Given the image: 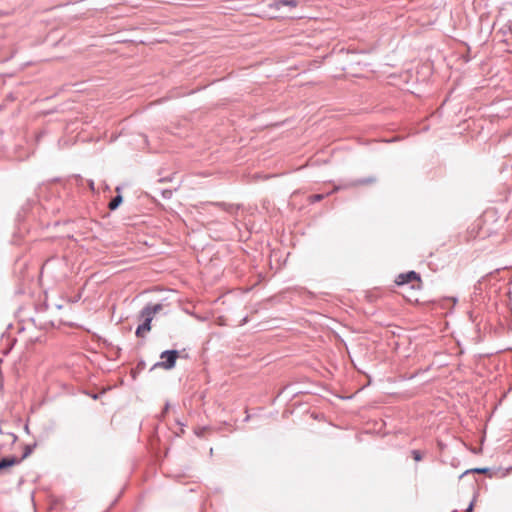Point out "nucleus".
<instances>
[{"label":"nucleus","mask_w":512,"mask_h":512,"mask_svg":"<svg viewBox=\"0 0 512 512\" xmlns=\"http://www.w3.org/2000/svg\"><path fill=\"white\" fill-rule=\"evenodd\" d=\"M179 351L176 349L165 350L160 354L161 361L154 364L153 368L160 367L166 370H171L176 365V360L179 357Z\"/></svg>","instance_id":"1"},{"label":"nucleus","mask_w":512,"mask_h":512,"mask_svg":"<svg viewBox=\"0 0 512 512\" xmlns=\"http://www.w3.org/2000/svg\"><path fill=\"white\" fill-rule=\"evenodd\" d=\"M413 281H421L420 275L413 270L408 271L406 273H401L395 279V283L398 286H403Z\"/></svg>","instance_id":"2"},{"label":"nucleus","mask_w":512,"mask_h":512,"mask_svg":"<svg viewBox=\"0 0 512 512\" xmlns=\"http://www.w3.org/2000/svg\"><path fill=\"white\" fill-rule=\"evenodd\" d=\"M162 309H163V305L160 303H157V304L148 303L141 310L140 316H148V317H151V319L153 320L154 315L156 313H158L159 311H161Z\"/></svg>","instance_id":"3"},{"label":"nucleus","mask_w":512,"mask_h":512,"mask_svg":"<svg viewBox=\"0 0 512 512\" xmlns=\"http://www.w3.org/2000/svg\"><path fill=\"white\" fill-rule=\"evenodd\" d=\"M141 319H143V323L140 324L136 329V336L137 337H143L145 333L149 332L151 330V317L148 316H140Z\"/></svg>","instance_id":"4"},{"label":"nucleus","mask_w":512,"mask_h":512,"mask_svg":"<svg viewBox=\"0 0 512 512\" xmlns=\"http://www.w3.org/2000/svg\"><path fill=\"white\" fill-rule=\"evenodd\" d=\"M19 463H21V459H18V457H15V456L3 457L0 460V470L12 467Z\"/></svg>","instance_id":"5"},{"label":"nucleus","mask_w":512,"mask_h":512,"mask_svg":"<svg viewBox=\"0 0 512 512\" xmlns=\"http://www.w3.org/2000/svg\"><path fill=\"white\" fill-rule=\"evenodd\" d=\"M116 191L118 192V194H117L116 196H114V197L110 200V202H109V204H108V208H109L110 210H112V211H113V210H116V209L121 205V203L123 202V197H122V195L120 194V188H119V187H117V188H116Z\"/></svg>","instance_id":"6"},{"label":"nucleus","mask_w":512,"mask_h":512,"mask_svg":"<svg viewBox=\"0 0 512 512\" xmlns=\"http://www.w3.org/2000/svg\"><path fill=\"white\" fill-rule=\"evenodd\" d=\"M210 204L211 205H215V206H219L224 211H226V212H228L230 214H233L234 212H236L240 208V205L227 204V203H224V202H216V203H210Z\"/></svg>","instance_id":"7"},{"label":"nucleus","mask_w":512,"mask_h":512,"mask_svg":"<svg viewBox=\"0 0 512 512\" xmlns=\"http://www.w3.org/2000/svg\"><path fill=\"white\" fill-rule=\"evenodd\" d=\"M375 181H376V178L373 176H370V177H366V178L356 179V180L352 181L351 185L352 186L367 185V184H372Z\"/></svg>","instance_id":"8"},{"label":"nucleus","mask_w":512,"mask_h":512,"mask_svg":"<svg viewBox=\"0 0 512 512\" xmlns=\"http://www.w3.org/2000/svg\"><path fill=\"white\" fill-rule=\"evenodd\" d=\"M489 471V468L487 467H482V468H473V469H470V470H466L461 476L460 478H462L464 475L468 474V473H477V474H486L487 472Z\"/></svg>","instance_id":"9"},{"label":"nucleus","mask_w":512,"mask_h":512,"mask_svg":"<svg viewBox=\"0 0 512 512\" xmlns=\"http://www.w3.org/2000/svg\"><path fill=\"white\" fill-rule=\"evenodd\" d=\"M297 1L296 0H278L276 2V6L279 7V6H290V7H296L297 6Z\"/></svg>","instance_id":"10"},{"label":"nucleus","mask_w":512,"mask_h":512,"mask_svg":"<svg viewBox=\"0 0 512 512\" xmlns=\"http://www.w3.org/2000/svg\"><path fill=\"white\" fill-rule=\"evenodd\" d=\"M35 447H36V444L26 445L25 448H24L23 455L19 459H21V461H22L23 459L27 458L33 452V449Z\"/></svg>","instance_id":"11"},{"label":"nucleus","mask_w":512,"mask_h":512,"mask_svg":"<svg viewBox=\"0 0 512 512\" xmlns=\"http://www.w3.org/2000/svg\"><path fill=\"white\" fill-rule=\"evenodd\" d=\"M411 454L415 461L418 462V461L422 460V454L419 450H412Z\"/></svg>","instance_id":"12"},{"label":"nucleus","mask_w":512,"mask_h":512,"mask_svg":"<svg viewBox=\"0 0 512 512\" xmlns=\"http://www.w3.org/2000/svg\"><path fill=\"white\" fill-rule=\"evenodd\" d=\"M161 194L164 199H170L172 197V190L164 189L161 191Z\"/></svg>","instance_id":"13"},{"label":"nucleus","mask_w":512,"mask_h":512,"mask_svg":"<svg viewBox=\"0 0 512 512\" xmlns=\"http://www.w3.org/2000/svg\"><path fill=\"white\" fill-rule=\"evenodd\" d=\"M206 429H207L206 427L199 428V429L195 430V434L198 437H203Z\"/></svg>","instance_id":"14"},{"label":"nucleus","mask_w":512,"mask_h":512,"mask_svg":"<svg viewBox=\"0 0 512 512\" xmlns=\"http://www.w3.org/2000/svg\"><path fill=\"white\" fill-rule=\"evenodd\" d=\"M474 501H475V498L470 502V504L466 508L465 512H473Z\"/></svg>","instance_id":"15"},{"label":"nucleus","mask_w":512,"mask_h":512,"mask_svg":"<svg viewBox=\"0 0 512 512\" xmlns=\"http://www.w3.org/2000/svg\"><path fill=\"white\" fill-rule=\"evenodd\" d=\"M323 197L324 196L322 194H315V195H313V200L314 201H320V200L323 199Z\"/></svg>","instance_id":"16"},{"label":"nucleus","mask_w":512,"mask_h":512,"mask_svg":"<svg viewBox=\"0 0 512 512\" xmlns=\"http://www.w3.org/2000/svg\"><path fill=\"white\" fill-rule=\"evenodd\" d=\"M89 188L94 191L95 190V187H94V182L92 180L89 181Z\"/></svg>","instance_id":"17"},{"label":"nucleus","mask_w":512,"mask_h":512,"mask_svg":"<svg viewBox=\"0 0 512 512\" xmlns=\"http://www.w3.org/2000/svg\"><path fill=\"white\" fill-rule=\"evenodd\" d=\"M247 321H248V318H247V316H246V317H244V318L242 319V321H241V325L246 324V323H247Z\"/></svg>","instance_id":"18"},{"label":"nucleus","mask_w":512,"mask_h":512,"mask_svg":"<svg viewBox=\"0 0 512 512\" xmlns=\"http://www.w3.org/2000/svg\"><path fill=\"white\" fill-rule=\"evenodd\" d=\"M169 409V403H166L163 414L166 413Z\"/></svg>","instance_id":"19"},{"label":"nucleus","mask_w":512,"mask_h":512,"mask_svg":"<svg viewBox=\"0 0 512 512\" xmlns=\"http://www.w3.org/2000/svg\"><path fill=\"white\" fill-rule=\"evenodd\" d=\"M177 424L180 425V426H185V423H183L182 421L180 420H176Z\"/></svg>","instance_id":"20"},{"label":"nucleus","mask_w":512,"mask_h":512,"mask_svg":"<svg viewBox=\"0 0 512 512\" xmlns=\"http://www.w3.org/2000/svg\"><path fill=\"white\" fill-rule=\"evenodd\" d=\"M166 180H167L166 178H160L159 182H163V181H166Z\"/></svg>","instance_id":"21"},{"label":"nucleus","mask_w":512,"mask_h":512,"mask_svg":"<svg viewBox=\"0 0 512 512\" xmlns=\"http://www.w3.org/2000/svg\"><path fill=\"white\" fill-rule=\"evenodd\" d=\"M249 418H250V416H249V415H247V416L245 417L244 421H248V420H249Z\"/></svg>","instance_id":"22"},{"label":"nucleus","mask_w":512,"mask_h":512,"mask_svg":"<svg viewBox=\"0 0 512 512\" xmlns=\"http://www.w3.org/2000/svg\"><path fill=\"white\" fill-rule=\"evenodd\" d=\"M49 324H50L51 326H55V323H54V322H52V321H51V322H49Z\"/></svg>","instance_id":"23"}]
</instances>
